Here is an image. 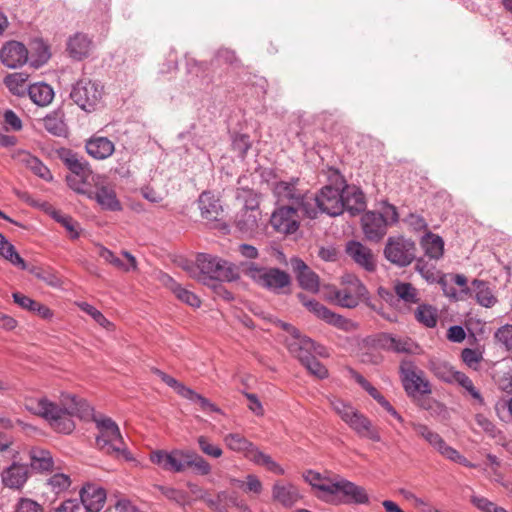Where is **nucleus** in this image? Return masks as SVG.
<instances>
[{"instance_id": "1", "label": "nucleus", "mask_w": 512, "mask_h": 512, "mask_svg": "<svg viewBox=\"0 0 512 512\" xmlns=\"http://www.w3.org/2000/svg\"><path fill=\"white\" fill-rule=\"evenodd\" d=\"M24 406L30 413L45 419L56 432L63 434H69L75 429L72 416L85 420L91 419L98 431L96 444L101 451L116 459L133 460L118 424L112 418L96 413L93 407L82 398L72 394H62L61 406L46 397L27 398Z\"/></svg>"}, {"instance_id": "2", "label": "nucleus", "mask_w": 512, "mask_h": 512, "mask_svg": "<svg viewBox=\"0 0 512 512\" xmlns=\"http://www.w3.org/2000/svg\"><path fill=\"white\" fill-rule=\"evenodd\" d=\"M56 154L71 171V174L66 176L69 188L77 194L96 201L103 210L120 211L122 209L114 187L105 176L94 174L83 157L64 147L56 149Z\"/></svg>"}, {"instance_id": "3", "label": "nucleus", "mask_w": 512, "mask_h": 512, "mask_svg": "<svg viewBox=\"0 0 512 512\" xmlns=\"http://www.w3.org/2000/svg\"><path fill=\"white\" fill-rule=\"evenodd\" d=\"M277 325L288 334L285 344L290 354L296 357L312 375L319 379L326 378L328 370L313 356V351H315L314 342L303 336L296 327L289 323L278 321Z\"/></svg>"}, {"instance_id": "4", "label": "nucleus", "mask_w": 512, "mask_h": 512, "mask_svg": "<svg viewBox=\"0 0 512 512\" xmlns=\"http://www.w3.org/2000/svg\"><path fill=\"white\" fill-rule=\"evenodd\" d=\"M343 192L332 186H325L320 193L308 196L306 202V217L315 219L319 212L326 213L330 216H338L344 212Z\"/></svg>"}, {"instance_id": "5", "label": "nucleus", "mask_w": 512, "mask_h": 512, "mask_svg": "<svg viewBox=\"0 0 512 512\" xmlns=\"http://www.w3.org/2000/svg\"><path fill=\"white\" fill-rule=\"evenodd\" d=\"M196 264L201 274L211 279L231 282L239 278L238 268L233 263L210 254H199Z\"/></svg>"}, {"instance_id": "6", "label": "nucleus", "mask_w": 512, "mask_h": 512, "mask_svg": "<svg viewBox=\"0 0 512 512\" xmlns=\"http://www.w3.org/2000/svg\"><path fill=\"white\" fill-rule=\"evenodd\" d=\"M345 286L341 289H333L330 299L344 308H355L368 294L364 284L354 275H346L343 278Z\"/></svg>"}, {"instance_id": "7", "label": "nucleus", "mask_w": 512, "mask_h": 512, "mask_svg": "<svg viewBox=\"0 0 512 512\" xmlns=\"http://www.w3.org/2000/svg\"><path fill=\"white\" fill-rule=\"evenodd\" d=\"M384 256L399 267L410 265L416 257L415 243L404 236H391L387 239Z\"/></svg>"}, {"instance_id": "8", "label": "nucleus", "mask_w": 512, "mask_h": 512, "mask_svg": "<svg viewBox=\"0 0 512 512\" xmlns=\"http://www.w3.org/2000/svg\"><path fill=\"white\" fill-rule=\"evenodd\" d=\"M248 275L257 284L274 293H281L290 284V276L278 268H260L252 264L248 268Z\"/></svg>"}, {"instance_id": "9", "label": "nucleus", "mask_w": 512, "mask_h": 512, "mask_svg": "<svg viewBox=\"0 0 512 512\" xmlns=\"http://www.w3.org/2000/svg\"><path fill=\"white\" fill-rule=\"evenodd\" d=\"M400 374L404 390L408 396L416 397L417 395L431 393L430 384L424 378L423 371L418 369L412 361L404 360L401 362Z\"/></svg>"}, {"instance_id": "10", "label": "nucleus", "mask_w": 512, "mask_h": 512, "mask_svg": "<svg viewBox=\"0 0 512 512\" xmlns=\"http://www.w3.org/2000/svg\"><path fill=\"white\" fill-rule=\"evenodd\" d=\"M71 99L83 110L93 111L102 98V87L90 79H81L71 91Z\"/></svg>"}, {"instance_id": "11", "label": "nucleus", "mask_w": 512, "mask_h": 512, "mask_svg": "<svg viewBox=\"0 0 512 512\" xmlns=\"http://www.w3.org/2000/svg\"><path fill=\"white\" fill-rule=\"evenodd\" d=\"M298 298L310 312L327 324L344 331H349L354 326L351 320L332 312L320 302L308 299V297L302 293L298 294Z\"/></svg>"}, {"instance_id": "12", "label": "nucleus", "mask_w": 512, "mask_h": 512, "mask_svg": "<svg viewBox=\"0 0 512 512\" xmlns=\"http://www.w3.org/2000/svg\"><path fill=\"white\" fill-rule=\"evenodd\" d=\"M188 450L174 449L170 452L156 450L151 452L150 460L160 468L173 473H180L186 469Z\"/></svg>"}, {"instance_id": "13", "label": "nucleus", "mask_w": 512, "mask_h": 512, "mask_svg": "<svg viewBox=\"0 0 512 512\" xmlns=\"http://www.w3.org/2000/svg\"><path fill=\"white\" fill-rule=\"evenodd\" d=\"M298 179L292 182L279 181L273 187L274 195L279 202H289L294 207L301 209V212L306 216V202L310 193H304L296 187Z\"/></svg>"}, {"instance_id": "14", "label": "nucleus", "mask_w": 512, "mask_h": 512, "mask_svg": "<svg viewBox=\"0 0 512 512\" xmlns=\"http://www.w3.org/2000/svg\"><path fill=\"white\" fill-rule=\"evenodd\" d=\"M299 211L298 207L281 206L272 213L270 223L277 232L292 234L299 228Z\"/></svg>"}, {"instance_id": "15", "label": "nucleus", "mask_w": 512, "mask_h": 512, "mask_svg": "<svg viewBox=\"0 0 512 512\" xmlns=\"http://www.w3.org/2000/svg\"><path fill=\"white\" fill-rule=\"evenodd\" d=\"M335 495H341V501L346 504L366 505L370 498L366 489L351 482L339 475L337 480Z\"/></svg>"}, {"instance_id": "16", "label": "nucleus", "mask_w": 512, "mask_h": 512, "mask_svg": "<svg viewBox=\"0 0 512 512\" xmlns=\"http://www.w3.org/2000/svg\"><path fill=\"white\" fill-rule=\"evenodd\" d=\"M79 503L85 507L86 512H100L106 502V490L95 483H86L79 492Z\"/></svg>"}, {"instance_id": "17", "label": "nucleus", "mask_w": 512, "mask_h": 512, "mask_svg": "<svg viewBox=\"0 0 512 512\" xmlns=\"http://www.w3.org/2000/svg\"><path fill=\"white\" fill-rule=\"evenodd\" d=\"M30 477L29 465L12 462L8 467L4 468L1 472V481L4 487L20 490L24 487Z\"/></svg>"}, {"instance_id": "18", "label": "nucleus", "mask_w": 512, "mask_h": 512, "mask_svg": "<svg viewBox=\"0 0 512 512\" xmlns=\"http://www.w3.org/2000/svg\"><path fill=\"white\" fill-rule=\"evenodd\" d=\"M155 278L164 287L169 289L177 297V299H179L183 303H185L193 308L200 307L201 301H200L199 297L192 291L182 287L169 274H167L163 271H158L155 275Z\"/></svg>"}, {"instance_id": "19", "label": "nucleus", "mask_w": 512, "mask_h": 512, "mask_svg": "<svg viewBox=\"0 0 512 512\" xmlns=\"http://www.w3.org/2000/svg\"><path fill=\"white\" fill-rule=\"evenodd\" d=\"M359 437L367 438L373 442H380L379 429L358 410H356L345 422Z\"/></svg>"}, {"instance_id": "20", "label": "nucleus", "mask_w": 512, "mask_h": 512, "mask_svg": "<svg viewBox=\"0 0 512 512\" xmlns=\"http://www.w3.org/2000/svg\"><path fill=\"white\" fill-rule=\"evenodd\" d=\"M365 237L370 241H379L387 232L385 219L375 211L365 212L361 218Z\"/></svg>"}, {"instance_id": "21", "label": "nucleus", "mask_w": 512, "mask_h": 512, "mask_svg": "<svg viewBox=\"0 0 512 512\" xmlns=\"http://www.w3.org/2000/svg\"><path fill=\"white\" fill-rule=\"evenodd\" d=\"M291 267L296 275L299 285L312 293L319 291L320 280L318 275L312 271L306 263L299 258L291 259Z\"/></svg>"}, {"instance_id": "22", "label": "nucleus", "mask_w": 512, "mask_h": 512, "mask_svg": "<svg viewBox=\"0 0 512 512\" xmlns=\"http://www.w3.org/2000/svg\"><path fill=\"white\" fill-rule=\"evenodd\" d=\"M261 212L258 209V203L252 201L249 205L246 204L235 217L236 227L242 233L250 234L257 230L258 221Z\"/></svg>"}, {"instance_id": "23", "label": "nucleus", "mask_w": 512, "mask_h": 512, "mask_svg": "<svg viewBox=\"0 0 512 512\" xmlns=\"http://www.w3.org/2000/svg\"><path fill=\"white\" fill-rule=\"evenodd\" d=\"M0 59L7 67L16 68L27 62L28 50L22 43L10 41L2 47Z\"/></svg>"}, {"instance_id": "24", "label": "nucleus", "mask_w": 512, "mask_h": 512, "mask_svg": "<svg viewBox=\"0 0 512 512\" xmlns=\"http://www.w3.org/2000/svg\"><path fill=\"white\" fill-rule=\"evenodd\" d=\"M301 498L299 489L291 482L276 481L272 486V499L283 507H293Z\"/></svg>"}, {"instance_id": "25", "label": "nucleus", "mask_w": 512, "mask_h": 512, "mask_svg": "<svg viewBox=\"0 0 512 512\" xmlns=\"http://www.w3.org/2000/svg\"><path fill=\"white\" fill-rule=\"evenodd\" d=\"M303 477L313 488L324 494L322 498L335 496V488L339 475L334 474L329 476L313 470H308L304 473Z\"/></svg>"}, {"instance_id": "26", "label": "nucleus", "mask_w": 512, "mask_h": 512, "mask_svg": "<svg viewBox=\"0 0 512 512\" xmlns=\"http://www.w3.org/2000/svg\"><path fill=\"white\" fill-rule=\"evenodd\" d=\"M98 255L105 260L107 263L113 265L115 268L122 272H130L138 270V263L136 258L129 253L128 251L123 250L121 252L122 256L126 258L127 262L121 260L118 256L114 254L111 250L104 247L101 244L97 245Z\"/></svg>"}, {"instance_id": "27", "label": "nucleus", "mask_w": 512, "mask_h": 512, "mask_svg": "<svg viewBox=\"0 0 512 512\" xmlns=\"http://www.w3.org/2000/svg\"><path fill=\"white\" fill-rule=\"evenodd\" d=\"M198 205L202 218L208 222L219 221L223 213L219 199L210 191L200 194Z\"/></svg>"}, {"instance_id": "28", "label": "nucleus", "mask_w": 512, "mask_h": 512, "mask_svg": "<svg viewBox=\"0 0 512 512\" xmlns=\"http://www.w3.org/2000/svg\"><path fill=\"white\" fill-rule=\"evenodd\" d=\"M347 254L362 268L373 271L376 267L372 251L358 241H349L346 245Z\"/></svg>"}, {"instance_id": "29", "label": "nucleus", "mask_w": 512, "mask_h": 512, "mask_svg": "<svg viewBox=\"0 0 512 512\" xmlns=\"http://www.w3.org/2000/svg\"><path fill=\"white\" fill-rule=\"evenodd\" d=\"M66 50L71 58L80 61L89 56L92 40L86 34L76 33L68 39Z\"/></svg>"}, {"instance_id": "30", "label": "nucleus", "mask_w": 512, "mask_h": 512, "mask_svg": "<svg viewBox=\"0 0 512 512\" xmlns=\"http://www.w3.org/2000/svg\"><path fill=\"white\" fill-rule=\"evenodd\" d=\"M14 158L18 159L26 168L45 181H52L53 175L49 168L37 157L26 151H18Z\"/></svg>"}, {"instance_id": "31", "label": "nucleus", "mask_w": 512, "mask_h": 512, "mask_svg": "<svg viewBox=\"0 0 512 512\" xmlns=\"http://www.w3.org/2000/svg\"><path fill=\"white\" fill-rule=\"evenodd\" d=\"M87 153L98 160L110 157L114 150V144L106 137H92L85 145Z\"/></svg>"}, {"instance_id": "32", "label": "nucleus", "mask_w": 512, "mask_h": 512, "mask_svg": "<svg viewBox=\"0 0 512 512\" xmlns=\"http://www.w3.org/2000/svg\"><path fill=\"white\" fill-rule=\"evenodd\" d=\"M437 453H439L445 459L458 463L468 468H476L477 465L470 462L465 456H463L458 450L450 446L442 436L436 441V443L431 447Z\"/></svg>"}, {"instance_id": "33", "label": "nucleus", "mask_w": 512, "mask_h": 512, "mask_svg": "<svg viewBox=\"0 0 512 512\" xmlns=\"http://www.w3.org/2000/svg\"><path fill=\"white\" fill-rule=\"evenodd\" d=\"M30 457V470L37 472H51L54 467V460L50 451L34 447L29 451Z\"/></svg>"}, {"instance_id": "34", "label": "nucleus", "mask_w": 512, "mask_h": 512, "mask_svg": "<svg viewBox=\"0 0 512 512\" xmlns=\"http://www.w3.org/2000/svg\"><path fill=\"white\" fill-rule=\"evenodd\" d=\"M382 346L387 350L396 353L413 354L416 353L418 345L409 337H395L384 335L382 338Z\"/></svg>"}, {"instance_id": "35", "label": "nucleus", "mask_w": 512, "mask_h": 512, "mask_svg": "<svg viewBox=\"0 0 512 512\" xmlns=\"http://www.w3.org/2000/svg\"><path fill=\"white\" fill-rule=\"evenodd\" d=\"M226 447L234 452L242 453L248 459L255 445L240 433H229L224 436Z\"/></svg>"}, {"instance_id": "36", "label": "nucleus", "mask_w": 512, "mask_h": 512, "mask_svg": "<svg viewBox=\"0 0 512 512\" xmlns=\"http://www.w3.org/2000/svg\"><path fill=\"white\" fill-rule=\"evenodd\" d=\"M343 195L344 211L346 210L347 212H349L351 216H354L364 211L366 207V202L362 191L353 188L351 190L343 192Z\"/></svg>"}, {"instance_id": "37", "label": "nucleus", "mask_w": 512, "mask_h": 512, "mask_svg": "<svg viewBox=\"0 0 512 512\" xmlns=\"http://www.w3.org/2000/svg\"><path fill=\"white\" fill-rule=\"evenodd\" d=\"M425 255L431 259H440L444 253V241L436 234L428 232L421 240Z\"/></svg>"}, {"instance_id": "38", "label": "nucleus", "mask_w": 512, "mask_h": 512, "mask_svg": "<svg viewBox=\"0 0 512 512\" xmlns=\"http://www.w3.org/2000/svg\"><path fill=\"white\" fill-rule=\"evenodd\" d=\"M238 499L236 493L219 492L214 498H204L207 505L217 512H228L229 507H234Z\"/></svg>"}, {"instance_id": "39", "label": "nucleus", "mask_w": 512, "mask_h": 512, "mask_svg": "<svg viewBox=\"0 0 512 512\" xmlns=\"http://www.w3.org/2000/svg\"><path fill=\"white\" fill-rule=\"evenodd\" d=\"M28 94L30 99L39 106L48 105L53 97V89L45 83H36L28 87Z\"/></svg>"}, {"instance_id": "40", "label": "nucleus", "mask_w": 512, "mask_h": 512, "mask_svg": "<svg viewBox=\"0 0 512 512\" xmlns=\"http://www.w3.org/2000/svg\"><path fill=\"white\" fill-rule=\"evenodd\" d=\"M475 290L476 301L483 307L490 308L497 303V298L493 295L487 282L475 279L472 281Z\"/></svg>"}, {"instance_id": "41", "label": "nucleus", "mask_w": 512, "mask_h": 512, "mask_svg": "<svg viewBox=\"0 0 512 512\" xmlns=\"http://www.w3.org/2000/svg\"><path fill=\"white\" fill-rule=\"evenodd\" d=\"M417 322L427 328H434L438 322V310L429 304H419L414 311Z\"/></svg>"}, {"instance_id": "42", "label": "nucleus", "mask_w": 512, "mask_h": 512, "mask_svg": "<svg viewBox=\"0 0 512 512\" xmlns=\"http://www.w3.org/2000/svg\"><path fill=\"white\" fill-rule=\"evenodd\" d=\"M0 255L14 266L27 269L24 259L17 253L15 247L0 233Z\"/></svg>"}, {"instance_id": "43", "label": "nucleus", "mask_w": 512, "mask_h": 512, "mask_svg": "<svg viewBox=\"0 0 512 512\" xmlns=\"http://www.w3.org/2000/svg\"><path fill=\"white\" fill-rule=\"evenodd\" d=\"M28 75L25 73H12L4 78V84L15 95H23L27 89Z\"/></svg>"}, {"instance_id": "44", "label": "nucleus", "mask_w": 512, "mask_h": 512, "mask_svg": "<svg viewBox=\"0 0 512 512\" xmlns=\"http://www.w3.org/2000/svg\"><path fill=\"white\" fill-rule=\"evenodd\" d=\"M52 217L66 229L71 239L79 238L81 232L80 224L71 216L63 214L60 211H54Z\"/></svg>"}, {"instance_id": "45", "label": "nucleus", "mask_w": 512, "mask_h": 512, "mask_svg": "<svg viewBox=\"0 0 512 512\" xmlns=\"http://www.w3.org/2000/svg\"><path fill=\"white\" fill-rule=\"evenodd\" d=\"M394 291L405 303L416 304L420 300L417 289L410 283L399 282L394 286Z\"/></svg>"}, {"instance_id": "46", "label": "nucleus", "mask_w": 512, "mask_h": 512, "mask_svg": "<svg viewBox=\"0 0 512 512\" xmlns=\"http://www.w3.org/2000/svg\"><path fill=\"white\" fill-rule=\"evenodd\" d=\"M187 467L194 468L195 472L202 476L210 474L212 469L207 460L192 450H188L186 468Z\"/></svg>"}, {"instance_id": "47", "label": "nucleus", "mask_w": 512, "mask_h": 512, "mask_svg": "<svg viewBox=\"0 0 512 512\" xmlns=\"http://www.w3.org/2000/svg\"><path fill=\"white\" fill-rule=\"evenodd\" d=\"M47 485L54 493L59 494L70 487L71 479L68 474L57 472L47 480Z\"/></svg>"}, {"instance_id": "48", "label": "nucleus", "mask_w": 512, "mask_h": 512, "mask_svg": "<svg viewBox=\"0 0 512 512\" xmlns=\"http://www.w3.org/2000/svg\"><path fill=\"white\" fill-rule=\"evenodd\" d=\"M410 427L417 434V436L425 440L431 447L436 443V441L441 436L439 433H437L436 431L432 430L430 427L422 423L411 422Z\"/></svg>"}, {"instance_id": "49", "label": "nucleus", "mask_w": 512, "mask_h": 512, "mask_svg": "<svg viewBox=\"0 0 512 512\" xmlns=\"http://www.w3.org/2000/svg\"><path fill=\"white\" fill-rule=\"evenodd\" d=\"M328 400L332 409L344 422H346L348 418L356 411V409L351 404L339 398L331 397Z\"/></svg>"}, {"instance_id": "50", "label": "nucleus", "mask_w": 512, "mask_h": 512, "mask_svg": "<svg viewBox=\"0 0 512 512\" xmlns=\"http://www.w3.org/2000/svg\"><path fill=\"white\" fill-rule=\"evenodd\" d=\"M77 306L86 314L91 316L93 320L98 323L100 326L110 329L112 327V323L94 306L90 305L87 302H79Z\"/></svg>"}, {"instance_id": "51", "label": "nucleus", "mask_w": 512, "mask_h": 512, "mask_svg": "<svg viewBox=\"0 0 512 512\" xmlns=\"http://www.w3.org/2000/svg\"><path fill=\"white\" fill-rule=\"evenodd\" d=\"M184 398L192 403H198L200 408L205 412H220V409L215 404H213L209 399L198 394L191 388L188 390Z\"/></svg>"}, {"instance_id": "52", "label": "nucleus", "mask_w": 512, "mask_h": 512, "mask_svg": "<svg viewBox=\"0 0 512 512\" xmlns=\"http://www.w3.org/2000/svg\"><path fill=\"white\" fill-rule=\"evenodd\" d=\"M154 373L166 384L168 385L169 387H171L172 389H174V391L181 397L184 398V396L186 395V393L188 392V390L190 389L189 387L185 386L183 383L179 382L177 379H175L174 377L166 374L165 372L159 370V369H155L154 370Z\"/></svg>"}, {"instance_id": "53", "label": "nucleus", "mask_w": 512, "mask_h": 512, "mask_svg": "<svg viewBox=\"0 0 512 512\" xmlns=\"http://www.w3.org/2000/svg\"><path fill=\"white\" fill-rule=\"evenodd\" d=\"M495 411L501 421L512 423V397L499 399L495 404Z\"/></svg>"}, {"instance_id": "54", "label": "nucleus", "mask_w": 512, "mask_h": 512, "mask_svg": "<svg viewBox=\"0 0 512 512\" xmlns=\"http://www.w3.org/2000/svg\"><path fill=\"white\" fill-rule=\"evenodd\" d=\"M494 339L507 350H512V324H505L499 327L494 332Z\"/></svg>"}, {"instance_id": "55", "label": "nucleus", "mask_w": 512, "mask_h": 512, "mask_svg": "<svg viewBox=\"0 0 512 512\" xmlns=\"http://www.w3.org/2000/svg\"><path fill=\"white\" fill-rule=\"evenodd\" d=\"M197 443L200 450L207 456L212 458H220L223 454V451L220 446L213 444L210 439L206 436H199L197 438Z\"/></svg>"}, {"instance_id": "56", "label": "nucleus", "mask_w": 512, "mask_h": 512, "mask_svg": "<svg viewBox=\"0 0 512 512\" xmlns=\"http://www.w3.org/2000/svg\"><path fill=\"white\" fill-rule=\"evenodd\" d=\"M454 382H457L459 385H461L474 399L478 400L479 402L483 401L481 394L475 388L472 380L464 373L458 371L454 378Z\"/></svg>"}, {"instance_id": "57", "label": "nucleus", "mask_w": 512, "mask_h": 512, "mask_svg": "<svg viewBox=\"0 0 512 512\" xmlns=\"http://www.w3.org/2000/svg\"><path fill=\"white\" fill-rule=\"evenodd\" d=\"M461 358L468 367L477 369L483 356L482 353L476 349L465 348L462 350Z\"/></svg>"}, {"instance_id": "58", "label": "nucleus", "mask_w": 512, "mask_h": 512, "mask_svg": "<svg viewBox=\"0 0 512 512\" xmlns=\"http://www.w3.org/2000/svg\"><path fill=\"white\" fill-rule=\"evenodd\" d=\"M14 512H45L44 508L30 498H20L15 505Z\"/></svg>"}, {"instance_id": "59", "label": "nucleus", "mask_w": 512, "mask_h": 512, "mask_svg": "<svg viewBox=\"0 0 512 512\" xmlns=\"http://www.w3.org/2000/svg\"><path fill=\"white\" fill-rule=\"evenodd\" d=\"M435 375L448 383L454 382V378L458 371L454 370L451 366L446 363H439L433 368Z\"/></svg>"}, {"instance_id": "60", "label": "nucleus", "mask_w": 512, "mask_h": 512, "mask_svg": "<svg viewBox=\"0 0 512 512\" xmlns=\"http://www.w3.org/2000/svg\"><path fill=\"white\" fill-rule=\"evenodd\" d=\"M232 146L239 154L245 155L251 146L249 136L246 134L236 133L232 137Z\"/></svg>"}, {"instance_id": "61", "label": "nucleus", "mask_w": 512, "mask_h": 512, "mask_svg": "<svg viewBox=\"0 0 512 512\" xmlns=\"http://www.w3.org/2000/svg\"><path fill=\"white\" fill-rule=\"evenodd\" d=\"M21 120L12 110L0 111V125L21 128Z\"/></svg>"}, {"instance_id": "62", "label": "nucleus", "mask_w": 512, "mask_h": 512, "mask_svg": "<svg viewBox=\"0 0 512 512\" xmlns=\"http://www.w3.org/2000/svg\"><path fill=\"white\" fill-rule=\"evenodd\" d=\"M416 270L428 281H436L435 267L426 263L423 259H418Z\"/></svg>"}, {"instance_id": "63", "label": "nucleus", "mask_w": 512, "mask_h": 512, "mask_svg": "<svg viewBox=\"0 0 512 512\" xmlns=\"http://www.w3.org/2000/svg\"><path fill=\"white\" fill-rule=\"evenodd\" d=\"M262 490L263 485L260 479L254 474H248L245 480L244 492L259 495Z\"/></svg>"}, {"instance_id": "64", "label": "nucleus", "mask_w": 512, "mask_h": 512, "mask_svg": "<svg viewBox=\"0 0 512 512\" xmlns=\"http://www.w3.org/2000/svg\"><path fill=\"white\" fill-rule=\"evenodd\" d=\"M378 213L385 219V224L387 226L395 224L399 220L397 208L392 204L385 203L382 207V211Z\"/></svg>"}]
</instances>
